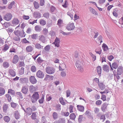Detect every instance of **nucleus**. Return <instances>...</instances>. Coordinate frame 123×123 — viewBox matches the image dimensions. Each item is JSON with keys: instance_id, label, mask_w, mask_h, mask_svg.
<instances>
[{"instance_id": "obj_46", "label": "nucleus", "mask_w": 123, "mask_h": 123, "mask_svg": "<svg viewBox=\"0 0 123 123\" xmlns=\"http://www.w3.org/2000/svg\"><path fill=\"white\" fill-rule=\"evenodd\" d=\"M17 104L13 102H12L11 103V106L14 108H15L17 106Z\"/></svg>"}, {"instance_id": "obj_39", "label": "nucleus", "mask_w": 123, "mask_h": 123, "mask_svg": "<svg viewBox=\"0 0 123 123\" xmlns=\"http://www.w3.org/2000/svg\"><path fill=\"white\" fill-rule=\"evenodd\" d=\"M39 23L42 26L45 25L46 24V21L43 19H41L40 20Z\"/></svg>"}, {"instance_id": "obj_29", "label": "nucleus", "mask_w": 123, "mask_h": 123, "mask_svg": "<svg viewBox=\"0 0 123 123\" xmlns=\"http://www.w3.org/2000/svg\"><path fill=\"white\" fill-rule=\"evenodd\" d=\"M102 47L103 49L105 51H107L108 50V46L104 43L103 44Z\"/></svg>"}, {"instance_id": "obj_35", "label": "nucleus", "mask_w": 123, "mask_h": 123, "mask_svg": "<svg viewBox=\"0 0 123 123\" xmlns=\"http://www.w3.org/2000/svg\"><path fill=\"white\" fill-rule=\"evenodd\" d=\"M97 40L98 42H99H99L98 43V44H99V45H100L101 44V43L102 42V37L101 36H99L97 38Z\"/></svg>"}, {"instance_id": "obj_15", "label": "nucleus", "mask_w": 123, "mask_h": 123, "mask_svg": "<svg viewBox=\"0 0 123 123\" xmlns=\"http://www.w3.org/2000/svg\"><path fill=\"white\" fill-rule=\"evenodd\" d=\"M89 9L90 12L93 14L97 15L98 13L96 10L91 7L89 8Z\"/></svg>"}, {"instance_id": "obj_59", "label": "nucleus", "mask_w": 123, "mask_h": 123, "mask_svg": "<svg viewBox=\"0 0 123 123\" xmlns=\"http://www.w3.org/2000/svg\"><path fill=\"white\" fill-rule=\"evenodd\" d=\"M9 48V47L7 44H6L3 48V50L4 51L7 50Z\"/></svg>"}, {"instance_id": "obj_63", "label": "nucleus", "mask_w": 123, "mask_h": 123, "mask_svg": "<svg viewBox=\"0 0 123 123\" xmlns=\"http://www.w3.org/2000/svg\"><path fill=\"white\" fill-rule=\"evenodd\" d=\"M47 121L46 120L45 117H43L42 118L41 123H46Z\"/></svg>"}, {"instance_id": "obj_49", "label": "nucleus", "mask_w": 123, "mask_h": 123, "mask_svg": "<svg viewBox=\"0 0 123 123\" xmlns=\"http://www.w3.org/2000/svg\"><path fill=\"white\" fill-rule=\"evenodd\" d=\"M16 94L21 99L23 98V97L22 93L21 92H17L16 93Z\"/></svg>"}, {"instance_id": "obj_6", "label": "nucleus", "mask_w": 123, "mask_h": 123, "mask_svg": "<svg viewBox=\"0 0 123 123\" xmlns=\"http://www.w3.org/2000/svg\"><path fill=\"white\" fill-rule=\"evenodd\" d=\"M36 76L39 78H43L44 76L43 73L40 70H38L36 73Z\"/></svg>"}, {"instance_id": "obj_31", "label": "nucleus", "mask_w": 123, "mask_h": 123, "mask_svg": "<svg viewBox=\"0 0 123 123\" xmlns=\"http://www.w3.org/2000/svg\"><path fill=\"white\" fill-rule=\"evenodd\" d=\"M52 116L53 119L54 120L58 118V115L57 113L55 112H53L52 114Z\"/></svg>"}, {"instance_id": "obj_44", "label": "nucleus", "mask_w": 123, "mask_h": 123, "mask_svg": "<svg viewBox=\"0 0 123 123\" xmlns=\"http://www.w3.org/2000/svg\"><path fill=\"white\" fill-rule=\"evenodd\" d=\"M31 118L33 120L35 119H36L37 115L36 112H33L32 115L31 116Z\"/></svg>"}, {"instance_id": "obj_36", "label": "nucleus", "mask_w": 123, "mask_h": 123, "mask_svg": "<svg viewBox=\"0 0 123 123\" xmlns=\"http://www.w3.org/2000/svg\"><path fill=\"white\" fill-rule=\"evenodd\" d=\"M63 21L61 19H59L58 20L57 23V25L59 27H61V25L63 23Z\"/></svg>"}, {"instance_id": "obj_26", "label": "nucleus", "mask_w": 123, "mask_h": 123, "mask_svg": "<svg viewBox=\"0 0 123 123\" xmlns=\"http://www.w3.org/2000/svg\"><path fill=\"white\" fill-rule=\"evenodd\" d=\"M5 89L2 87H0V96H1L4 95L5 93Z\"/></svg>"}, {"instance_id": "obj_14", "label": "nucleus", "mask_w": 123, "mask_h": 123, "mask_svg": "<svg viewBox=\"0 0 123 123\" xmlns=\"http://www.w3.org/2000/svg\"><path fill=\"white\" fill-rule=\"evenodd\" d=\"M39 40L43 43H45V37L43 35H41L39 36Z\"/></svg>"}, {"instance_id": "obj_22", "label": "nucleus", "mask_w": 123, "mask_h": 123, "mask_svg": "<svg viewBox=\"0 0 123 123\" xmlns=\"http://www.w3.org/2000/svg\"><path fill=\"white\" fill-rule=\"evenodd\" d=\"M77 107L78 110L79 111L81 112H83L84 111V108L83 106L78 105L77 106Z\"/></svg>"}, {"instance_id": "obj_28", "label": "nucleus", "mask_w": 123, "mask_h": 123, "mask_svg": "<svg viewBox=\"0 0 123 123\" xmlns=\"http://www.w3.org/2000/svg\"><path fill=\"white\" fill-rule=\"evenodd\" d=\"M9 72L10 74L12 76H14L16 75L15 72L12 69L9 70Z\"/></svg>"}, {"instance_id": "obj_47", "label": "nucleus", "mask_w": 123, "mask_h": 123, "mask_svg": "<svg viewBox=\"0 0 123 123\" xmlns=\"http://www.w3.org/2000/svg\"><path fill=\"white\" fill-rule=\"evenodd\" d=\"M112 66L113 68L116 69L117 68L118 65L116 62H114L112 64Z\"/></svg>"}, {"instance_id": "obj_24", "label": "nucleus", "mask_w": 123, "mask_h": 123, "mask_svg": "<svg viewBox=\"0 0 123 123\" xmlns=\"http://www.w3.org/2000/svg\"><path fill=\"white\" fill-rule=\"evenodd\" d=\"M12 22L13 24L16 25L18 24L19 21L17 18H14L13 19Z\"/></svg>"}, {"instance_id": "obj_9", "label": "nucleus", "mask_w": 123, "mask_h": 123, "mask_svg": "<svg viewBox=\"0 0 123 123\" xmlns=\"http://www.w3.org/2000/svg\"><path fill=\"white\" fill-rule=\"evenodd\" d=\"M60 41V39L59 38L56 37L55 38L54 42L53 43V44H54L56 47H59V46Z\"/></svg>"}, {"instance_id": "obj_3", "label": "nucleus", "mask_w": 123, "mask_h": 123, "mask_svg": "<svg viewBox=\"0 0 123 123\" xmlns=\"http://www.w3.org/2000/svg\"><path fill=\"white\" fill-rule=\"evenodd\" d=\"M45 71L47 74H51L55 73V69L52 67H48L46 68Z\"/></svg>"}, {"instance_id": "obj_19", "label": "nucleus", "mask_w": 123, "mask_h": 123, "mask_svg": "<svg viewBox=\"0 0 123 123\" xmlns=\"http://www.w3.org/2000/svg\"><path fill=\"white\" fill-rule=\"evenodd\" d=\"M35 47L36 48L38 49H43V46L41 45L40 44L37 43L35 45Z\"/></svg>"}, {"instance_id": "obj_32", "label": "nucleus", "mask_w": 123, "mask_h": 123, "mask_svg": "<svg viewBox=\"0 0 123 123\" xmlns=\"http://www.w3.org/2000/svg\"><path fill=\"white\" fill-rule=\"evenodd\" d=\"M3 119L6 122L8 123L10 120V118L8 116H5L4 117Z\"/></svg>"}, {"instance_id": "obj_8", "label": "nucleus", "mask_w": 123, "mask_h": 123, "mask_svg": "<svg viewBox=\"0 0 123 123\" xmlns=\"http://www.w3.org/2000/svg\"><path fill=\"white\" fill-rule=\"evenodd\" d=\"M21 92L24 94H27L28 92V87L26 86H23L22 87Z\"/></svg>"}, {"instance_id": "obj_52", "label": "nucleus", "mask_w": 123, "mask_h": 123, "mask_svg": "<svg viewBox=\"0 0 123 123\" xmlns=\"http://www.w3.org/2000/svg\"><path fill=\"white\" fill-rule=\"evenodd\" d=\"M59 100L60 103L63 105H65V103L64 101L63 98H60L59 99Z\"/></svg>"}, {"instance_id": "obj_38", "label": "nucleus", "mask_w": 123, "mask_h": 123, "mask_svg": "<svg viewBox=\"0 0 123 123\" xmlns=\"http://www.w3.org/2000/svg\"><path fill=\"white\" fill-rule=\"evenodd\" d=\"M8 108L7 105L6 104H4L3 105V111L4 112H6Z\"/></svg>"}, {"instance_id": "obj_56", "label": "nucleus", "mask_w": 123, "mask_h": 123, "mask_svg": "<svg viewBox=\"0 0 123 123\" xmlns=\"http://www.w3.org/2000/svg\"><path fill=\"white\" fill-rule=\"evenodd\" d=\"M44 98V96H42V98L38 100V102L40 104H42L43 103Z\"/></svg>"}, {"instance_id": "obj_61", "label": "nucleus", "mask_w": 123, "mask_h": 123, "mask_svg": "<svg viewBox=\"0 0 123 123\" xmlns=\"http://www.w3.org/2000/svg\"><path fill=\"white\" fill-rule=\"evenodd\" d=\"M43 32L44 35H47L48 33L47 29L46 28L44 29L43 31Z\"/></svg>"}, {"instance_id": "obj_57", "label": "nucleus", "mask_w": 123, "mask_h": 123, "mask_svg": "<svg viewBox=\"0 0 123 123\" xmlns=\"http://www.w3.org/2000/svg\"><path fill=\"white\" fill-rule=\"evenodd\" d=\"M99 118L100 120H102V122H104L105 119V115H102L99 117Z\"/></svg>"}, {"instance_id": "obj_45", "label": "nucleus", "mask_w": 123, "mask_h": 123, "mask_svg": "<svg viewBox=\"0 0 123 123\" xmlns=\"http://www.w3.org/2000/svg\"><path fill=\"white\" fill-rule=\"evenodd\" d=\"M15 116L16 118L17 119H18L19 118L20 116L17 111H15Z\"/></svg>"}, {"instance_id": "obj_41", "label": "nucleus", "mask_w": 123, "mask_h": 123, "mask_svg": "<svg viewBox=\"0 0 123 123\" xmlns=\"http://www.w3.org/2000/svg\"><path fill=\"white\" fill-rule=\"evenodd\" d=\"M3 66L5 68H8L9 66V64L7 62H4L3 63Z\"/></svg>"}, {"instance_id": "obj_23", "label": "nucleus", "mask_w": 123, "mask_h": 123, "mask_svg": "<svg viewBox=\"0 0 123 123\" xmlns=\"http://www.w3.org/2000/svg\"><path fill=\"white\" fill-rule=\"evenodd\" d=\"M102 68L105 71L108 72L109 71V67L107 65H103L102 67Z\"/></svg>"}, {"instance_id": "obj_17", "label": "nucleus", "mask_w": 123, "mask_h": 123, "mask_svg": "<svg viewBox=\"0 0 123 123\" xmlns=\"http://www.w3.org/2000/svg\"><path fill=\"white\" fill-rule=\"evenodd\" d=\"M29 91L31 92H33L36 91L35 87L33 85H31L29 86Z\"/></svg>"}, {"instance_id": "obj_43", "label": "nucleus", "mask_w": 123, "mask_h": 123, "mask_svg": "<svg viewBox=\"0 0 123 123\" xmlns=\"http://www.w3.org/2000/svg\"><path fill=\"white\" fill-rule=\"evenodd\" d=\"M33 4L35 8L36 9H38L39 7V3L36 1H34L33 3Z\"/></svg>"}, {"instance_id": "obj_34", "label": "nucleus", "mask_w": 123, "mask_h": 123, "mask_svg": "<svg viewBox=\"0 0 123 123\" xmlns=\"http://www.w3.org/2000/svg\"><path fill=\"white\" fill-rule=\"evenodd\" d=\"M97 71L99 74H100L101 73V67L100 66H98L97 68Z\"/></svg>"}, {"instance_id": "obj_20", "label": "nucleus", "mask_w": 123, "mask_h": 123, "mask_svg": "<svg viewBox=\"0 0 123 123\" xmlns=\"http://www.w3.org/2000/svg\"><path fill=\"white\" fill-rule=\"evenodd\" d=\"M29 37L31 39L36 40L37 39L38 37V35L37 34H33L29 36Z\"/></svg>"}, {"instance_id": "obj_1", "label": "nucleus", "mask_w": 123, "mask_h": 123, "mask_svg": "<svg viewBox=\"0 0 123 123\" xmlns=\"http://www.w3.org/2000/svg\"><path fill=\"white\" fill-rule=\"evenodd\" d=\"M39 97V95L37 92H35L32 95L31 98V100L33 103H35L38 100Z\"/></svg>"}, {"instance_id": "obj_25", "label": "nucleus", "mask_w": 123, "mask_h": 123, "mask_svg": "<svg viewBox=\"0 0 123 123\" xmlns=\"http://www.w3.org/2000/svg\"><path fill=\"white\" fill-rule=\"evenodd\" d=\"M98 86L102 90H104L105 89V85L102 83H98Z\"/></svg>"}, {"instance_id": "obj_60", "label": "nucleus", "mask_w": 123, "mask_h": 123, "mask_svg": "<svg viewBox=\"0 0 123 123\" xmlns=\"http://www.w3.org/2000/svg\"><path fill=\"white\" fill-rule=\"evenodd\" d=\"M49 14L48 12L44 13L43 14V16L45 18H48L49 17Z\"/></svg>"}, {"instance_id": "obj_64", "label": "nucleus", "mask_w": 123, "mask_h": 123, "mask_svg": "<svg viewBox=\"0 0 123 123\" xmlns=\"http://www.w3.org/2000/svg\"><path fill=\"white\" fill-rule=\"evenodd\" d=\"M25 65L24 64V62H19V65L18 67H20L22 66H25Z\"/></svg>"}, {"instance_id": "obj_16", "label": "nucleus", "mask_w": 123, "mask_h": 123, "mask_svg": "<svg viewBox=\"0 0 123 123\" xmlns=\"http://www.w3.org/2000/svg\"><path fill=\"white\" fill-rule=\"evenodd\" d=\"M19 58L18 56L16 55H14L13 60V63H17L18 61Z\"/></svg>"}, {"instance_id": "obj_12", "label": "nucleus", "mask_w": 123, "mask_h": 123, "mask_svg": "<svg viewBox=\"0 0 123 123\" xmlns=\"http://www.w3.org/2000/svg\"><path fill=\"white\" fill-rule=\"evenodd\" d=\"M33 15L34 17L37 18H40L41 16V14L38 12H34L33 13Z\"/></svg>"}, {"instance_id": "obj_33", "label": "nucleus", "mask_w": 123, "mask_h": 123, "mask_svg": "<svg viewBox=\"0 0 123 123\" xmlns=\"http://www.w3.org/2000/svg\"><path fill=\"white\" fill-rule=\"evenodd\" d=\"M76 116L74 113H72L70 114L69 116V117L70 119L72 120H74Z\"/></svg>"}, {"instance_id": "obj_55", "label": "nucleus", "mask_w": 123, "mask_h": 123, "mask_svg": "<svg viewBox=\"0 0 123 123\" xmlns=\"http://www.w3.org/2000/svg\"><path fill=\"white\" fill-rule=\"evenodd\" d=\"M43 61V60L40 57H39L37 59V61L39 64L41 63Z\"/></svg>"}, {"instance_id": "obj_4", "label": "nucleus", "mask_w": 123, "mask_h": 123, "mask_svg": "<svg viewBox=\"0 0 123 123\" xmlns=\"http://www.w3.org/2000/svg\"><path fill=\"white\" fill-rule=\"evenodd\" d=\"M75 27L74 23H71L70 22L66 26V29L68 31L72 30L74 29Z\"/></svg>"}, {"instance_id": "obj_37", "label": "nucleus", "mask_w": 123, "mask_h": 123, "mask_svg": "<svg viewBox=\"0 0 123 123\" xmlns=\"http://www.w3.org/2000/svg\"><path fill=\"white\" fill-rule=\"evenodd\" d=\"M58 123H65V119L64 118H61L57 120Z\"/></svg>"}, {"instance_id": "obj_40", "label": "nucleus", "mask_w": 123, "mask_h": 123, "mask_svg": "<svg viewBox=\"0 0 123 123\" xmlns=\"http://www.w3.org/2000/svg\"><path fill=\"white\" fill-rule=\"evenodd\" d=\"M24 68L23 67H21L19 71V74L22 75L24 74Z\"/></svg>"}, {"instance_id": "obj_5", "label": "nucleus", "mask_w": 123, "mask_h": 123, "mask_svg": "<svg viewBox=\"0 0 123 123\" xmlns=\"http://www.w3.org/2000/svg\"><path fill=\"white\" fill-rule=\"evenodd\" d=\"M12 14L10 13H7L4 16L3 19L7 21L10 20L12 18Z\"/></svg>"}, {"instance_id": "obj_51", "label": "nucleus", "mask_w": 123, "mask_h": 123, "mask_svg": "<svg viewBox=\"0 0 123 123\" xmlns=\"http://www.w3.org/2000/svg\"><path fill=\"white\" fill-rule=\"evenodd\" d=\"M31 71L33 72H35L36 71V68L34 66H32L31 68Z\"/></svg>"}, {"instance_id": "obj_11", "label": "nucleus", "mask_w": 123, "mask_h": 123, "mask_svg": "<svg viewBox=\"0 0 123 123\" xmlns=\"http://www.w3.org/2000/svg\"><path fill=\"white\" fill-rule=\"evenodd\" d=\"M33 48L32 46L29 45L26 47L25 50L27 52H31L33 51Z\"/></svg>"}, {"instance_id": "obj_21", "label": "nucleus", "mask_w": 123, "mask_h": 123, "mask_svg": "<svg viewBox=\"0 0 123 123\" xmlns=\"http://www.w3.org/2000/svg\"><path fill=\"white\" fill-rule=\"evenodd\" d=\"M35 30L36 31L39 32L42 30V28L39 25H37L35 27Z\"/></svg>"}, {"instance_id": "obj_54", "label": "nucleus", "mask_w": 123, "mask_h": 123, "mask_svg": "<svg viewBox=\"0 0 123 123\" xmlns=\"http://www.w3.org/2000/svg\"><path fill=\"white\" fill-rule=\"evenodd\" d=\"M15 2L14 1H13L8 6V8L9 9H10L12 8V6L15 4Z\"/></svg>"}, {"instance_id": "obj_48", "label": "nucleus", "mask_w": 123, "mask_h": 123, "mask_svg": "<svg viewBox=\"0 0 123 123\" xmlns=\"http://www.w3.org/2000/svg\"><path fill=\"white\" fill-rule=\"evenodd\" d=\"M8 93H10L12 95H14L15 94L14 91L11 89H9L8 91Z\"/></svg>"}, {"instance_id": "obj_18", "label": "nucleus", "mask_w": 123, "mask_h": 123, "mask_svg": "<svg viewBox=\"0 0 123 123\" xmlns=\"http://www.w3.org/2000/svg\"><path fill=\"white\" fill-rule=\"evenodd\" d=\"M123 72L122 68L120 66L117 68V75H120Z\"/></svg>"}, {"instance_id": "obj_58", "label": "nucleus", "mask_w": 123, "mask_h": 123, "mask_svg": "<svg viewBox=\"0 0 123 123\" xmlns=\"http://www.w3.org/2000/svg\"><path fill=\"white\" fill-rule=\"evenodd\" d=\"M50 46L49 45L46 46L44 47V49L46 51H48L50 50Z\"/></svg>"}, {"instance_id": "obj_53", "label": "nucleus", "mask_w": 123, "mask_h": 123, "mask_svg": "<svg viewBox=\"0 0 123 123\" xmlns=\"http://www.w3.org/2000/svg\"><path fill=\"white\" fill-rule=\"evenodd\" d=\"M6 96L7 98V100L9 102H10L11 100V97L9 94H7L5 95Z\"/></svg>"}, {"instance_id": "obj_50", "label": "nucleus", "mask_w": 123, "mask_h": 123, "mask_svg": "<svg viewBox=\"0 0 123 123\" xmlns=\"http://www.w3.org/2000/svg\"><path fill=\"white\" fill-rule=\"evenodd\" d=\"M81 63V62L79 60H78L76 61L75 63V65L78 68L79 67H80L81 66L80 63Z\"/></svg>"}, {"instance_id": "obj_10", "label": "nucleus", "mask_w": 123, "mask_h": 123, "mask_svg": "<svg viewBox=\"0 0 123 123\" xmlns=\"http://www.w3.org/2000/svg\"><path fill=\"white\" fill-rule=\"evenodd\" d=\"M19 81L21 83L23 84L27 83L28 82V78H22L19 79Z\"/></svg>"}, {"instance_id": "obj_27", "label": "nucleus", "mask_w": 123, "mask_h": 123, "mask_svg": "<svg viewBox=\"0 0 123 123\" xmlns=\"http://www.w3.org/2000/svg\"><path fill=\"white\" fill-rule=\"evenodd\" d=\"M107 106V105L106 103H104L101 106V108L102 111H103L104 112L105 111L106 109Z\"/></svg>"}, {"instance_id": "obj_7", "label": "nucleus", "mask_w": 123, "mask_h": 123, "mask_svg": "<svg viewBox=\"0 0 123 123\" xmlns=\"http://www.w3.org/2000/svg\"><path fill=\"white\" fill-rule=\"evenodd\" d=\"M30 81L32 84H36L37 82V80L34 76H31L29 78Z\"/></svg>"}, {"instance_id": "obj_62", "label": "nucleus", "mask_w": 123, "mask_h": 123, "mask_svg": "<svg viewBox=\"0 0 123 123\" xmlns=\"http://www.w3.org/2000/svg\"><path fill=\"white\" fill-rule=\"evenodd\" d=\"M13 31L14 30H13L12 28H9L7 30V31L9 33H11L13 32Z\"/></svg>"}, {"instance_id": "obj_30", "label": "nucleus", "mask_w": 123, "mask_h": 123, "mask_svg": "<svg viewBox=\"0 0 123 123\" xmlns=\"http://www.w3.org/2000/svg\"><path fill=\"white\" fill-rule=\"evenodd\" d=\"M61 114L62 115L66 117H67L69 116V113L68 112H65L63 111H61Z\"/></svg>"}, {"instance_id": "obj_2", "label": "nucleus", "mask_w": 123, "mask_h": 123, "mask_svg": "<svg viewBox=\"0 0 123 123\" xmlns=\"http://www.w3.org/2000/svg\"><path fill=\"white\" fill-rule=\"evenodd\" d=\"M14 33L15 35L17 36H20L21 37H25L26 34L23 30L20 31L19 30H17L15 31Z\"/></svg>"}, {"instance_id": "obj_42", "label": "nucleus", "mask_w": 123, "mask_h": 123, "mask_svg": "<svg viewBox=\"0 0 123 123\" xmlns=\"http://www.w3.org/2000/svg\"><path fill=\"white\" fill-rule=\"evenodd\" d=\"M83 115H79L78 118V122L79 123H81L83 121Z\"/></svg>"}, {"instance_id": "obj_13", "label": "nucleus", "mask_w": 123, "mask_h": 123, "mask_svg": "<svg viewBox=\"0 0 123 123\" xmlns=\"http://www.w3.org/2000/svg\"><path fill=\"white\" fill-rule=\"evenodd\" d=\"M32 112V110L31 109V108L28 107L26 109V110L25 112L28 115L30 116Z\"/></svg>"}]
</instances>
